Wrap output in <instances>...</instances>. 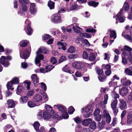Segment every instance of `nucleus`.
<instances>
[{"label":"nucleus","mask_w":132,"mask_h":132,"mask_svg":"<svg viewBox=\"0 0 132 132\" xmlns=\"http://www.w3.org/2000/svg\"><path fill=\"white\" fill-rule=\"evenodd\" d=\"M58 117V115L55 113L54 111L50 112L49 111L46 110L43 112V117L45 120H48L50 119L51 118H57Z\"/></svg>","instance_id":"obj_1"},{"label":"nucleus","mask_w":132,"mask_h":132,"mask_svg":"<svg viewBox=\"0 0 132 132\" xmlns=\"http://www.w3.org/2000/svg\"><path fill=\"white\" fill-rule=\"evenodd\" d=\"M61 12H64V10L62 9L59 11L58 12L52 15L51 19L52 21L54 23H60L61 22V17L60 13Z\"/></svg>","instance_id":"obj_2"},{"label":"nucleus","mask_w":132,"mask_h":132,"mask_svg":"<svg viewBox=\"0 0 132 132\" xmlns=\"http://www.w3.org/2000/svg\"><path fill=\"white\" fill-rule=\"evenodd\" d=\"M11 59L12 57L10 56H7L6 58L4 56H2L0 59V62L4 67H7L10 65V63L8 60H11Z\"/></svg>","instance_id":"obj_3"},{"label":"nucleus","mask_w":132,"mask_h":132,"mask_svg":"<svg viewBox=\"0 0 132 132\" xmlns=\"http://www.w3.org/2000/svg\"><path fill=\"white\" fill-rule=\"evenodd\" d=\"M39 51V50H38L36 52V56L35 59V63L39 67L40 66V60H43L44 58L43 55L41 54L42 53Z\"/></svg>","instance_id":"obj_4"},{"label":"nucleus","mask_w":132,"mask_h":132,"mask_svg":"<svg viewBox=\"0 0 132 132\" xmlns=\"http://www.w3.org/2000/svg\"><path fill=\"white\" fill-rule=\"evenodd\" d=\"M84 116L85 118H87L89 116L90 113L92 112L93 107L90 105H88L85 108Z\"/></svg>","instance_id":"obj_5"},{"label":"nucleus","mask_w":132,"mask_h":132,"mask_svg":"<svg viewBox=\"0 0 132 132\" xmlns=\"http://www.w3.org/2000/svg\"><path fill=\"white\" fill-rule=\"evenodd\" d=\"M84 65L83 63L80 61L74 62L72 64V66L73 67L79 70L82 69Z\"/></svg>","instance_id":"obj_6"},{"label":"nucleus","mask_w":132,"mask_h":132,"mask_svg":"<svg viewBox=\"0 0 132 132\" xmlns=\"http://www.w3.org/2000/svg\"><path fill=\"white\" fill-rule=\"evenodd\" d=\"M119 101V103L118 104V107L121 110L125 109L127 108L126 102L122 99H120Z\"/></svg>","instance_id":"obj_7"},{"label":"nucleus","mask_w":132,"mask_h":132,"mask_svg":"<svg viewBox=\"0 0 132 132\" xmlns=\"http://www.w3.org/2000/svg\"><path fill=\"white\" fill-rule=\"evenodd\" d=\"M25 23L26 24L27 23V28L25 29L26 32L28 35H30L32 32V30L30 27V23L28 20H27Z\"/></svg>","instance_id":"obj_8"},{"label":"nucleus","mask_w":132,"mask_h":132,"mask_svg":"<svg viewBox=\"0 0 132 132\" xmlns=\"http://www.w3.org/2000/svg\"><path fill=\"white\" fill-rule=\"evenodd\" d=\"M122 10H120L117 15V18L119 21V22L122 23L124 22L125 20V17L122 15Z\"/></svg>","instance_id":"obj_9"},{"label":"nucleus","mask_w":132,"mask_h":132,"mask_svg":"<svg viewBox=\"0 0 132 132\" xmlns=\"http://www.w3.org/2000/svg\"><path fill=\"white\" fill-rule=\"evenodd\" d=\"M70 27L72 28L74 31L77 33H79L82 31L81 28L76 23L71 25Z\"/></svg>","instance_id":"obj_10"},{"label":"nucleus","mask_w":132,"mask_h":132,"mask_svg":"<svg viewBox=\"0 0 132 132\" xmlns=\"http://www.w3.org/2000/svg\"><path fill=\"white\" fill-rule=\"evenodd\" d=\"M42 100V96L39 94H36L33 98V101L35 102H38L41 101Z\"/></svg>","instance_id":"obj_11"},{"label":"nucleus","mask_w":132,"mask_h":132,"mask_svg":"<svg viewBox=\"0 0 132 132\" xmlns=\"http://www.w3.org/2000/svg\"><path fill=\"white\" fill-rule=\"evenodd\" d=\"M31 78L35 86H37L38 85L39 81L37 75L36 74H33L31 76Z\"/></svg>","instance_id":"obj_12"},{"label":"nucleus","mask_w":132,"mask_h":132,"mask_svg":"<svg viewBox=\"0 0 132 132\" xmlns=\"http://www.w3.org/2000/svg\"><path fill=\"white\" fill-rule=\"evenodd\" d=\"M55 108H57L62 113L67 111L66 108L64 106L60 104L55 105H54Z\"/></svg>","instance_id":"obj_13"},{"label":"nucleus","mask_w":132,"mask_h":132,"mask_svg":"<svg viewBox=\"0 0 132 132\" xmlns=\"http://www.w3.org/2000/svg\"><path fill=\"white\" fill-rule=\"evenodd\" d=\"M20 57L24 59H26L29 56V52L27 50H26L22 52H20Z\"/></svg>","instance_id":"obj_14"},{"label":"nucleus","mask_w":132,"mask_h":132,"mask_svg":"<svg viewBox=\"0 0 132 132\" xmlns=\"http://www.w3.org/2000/svg\"><path fill=\"white\" fill-rule=\"evenodd\" d=\"M119 93L122 96H124L128 93V90L127 88L123 87L119 90Z\"/></svg>","instance_id":"obj_15"},{"label":"nucleus","mask_w":132,"mask_h":132,"mask_svg":"<svg viewBox=\"0 0 132 132\" xmlns=\"http://www.w3.org/2000/svg\"><path fill=\"white\" fill-rule=\"evenodd\" d=\"M127 123L129 125L132 124V111L129 112L128 114Z\"/></svg>","instance_id":"obj_16"},{"label":"nucleus","mask_w":132,"mask_h":132,"mask_svg":"<svg viewBox=\"0 0 132 132\" xmlns=\"http://www.w3.org/2000/svg\"><path fill=\"white\" fill-rule=\"evenodd\" d=\"M125 72L127 75L132 76V66H130L126 68Z\"/></svg>","instance_id":"obj_17"},{"label":"nucleus","mask_w":132,"mask_h":132,"mask_svg":"<svg viewBox=\"0 0 132 132\" xmlns=\"http://www.w3.org/2000/svg\"><path fill=\"white\" fill-rule=\"evenodd\" d=\"M30 12L31 14H34L36 12V10L35 7V4L34 3H31V4Z\"/></svg>","instance_id":"obj_18"},{"label":"nucleus","mask_w":132,"mask_h":132,"mask_svg":"<svg viewBox=\"0 0 132 132\" xmlns=\"http://www.w3.org/2000/svg\"><path fill=\"white\" fill-rule=\"evenodd\" d=\"M92 122V119L89 118L85 119L82 121V125L85 126H87Z\"/></svg>","instance_id":"obj_19"},{"label":"nucleus","mask_w":132,"mask_h":132,"mask_svg":"<svg viewBox=\"0 0 132 132\" xmlns=\"http://www.w3.org/2000/svg\"><path fill=\"white\" fill-rule=\"evenodd\" d=\"M7 104L9 105V108H12L15 105V103L13 100H9L7 101Z\"/></svg>","instance_id":"obj_20"},{"label":"nucleus","mask_w":132,"mask_h":132,"mask_svg":"<svg viewBox=\"0 0 132 132\" xmlns=\"http://www.w3.org/2000/svg\"><path fill=\"white\" fill-rule=\"evenodd\" d=\"M122 54L125 56L129 54L128 58L130 62L132 63V53H131L130 52H127L124 51L122 53Z\"/></svg>","instance_id":"obj_21"},{"label":"nucleus","mask_w":132,"mask_h":132,"mask_svg":"<svg viewBox=\"0 0 132 132\" xmlns=\"http://www.w3.org/2000/svg\"><path fill=\"white\" fill-rule=\"evenodd\" d=\"M24 91L23 88L22 86L20 84L19 85L17 88V91L16 92V94L18 95H19L21 92Z\"/></svg>","instance_id":"obj_22"},{"label":"nucleus","mask_w":132,"mask_h":132,"mask_svg":"<svg viewBox=\"0 0 132 132\" xmlns=\"http://www.w3.org/2000/svg\"><path fill=\"white\" fill-rule=\"evenodd\" d=\"M28 99V97L26 96H22L20 98V103L22 104H23L26 103Z\"/></svg>","instance_id":"obj_23"},{"label":"nucleus","mask_w":132,"mask_h":132,"mask_svg":"<svg viewBox=\"0 0 132 132\" xmlns=\"http://www.w3.org/2000/svg\"><path fill=\"white\" fill-rule=\"evenodd\" d=\"M28 43V42L26 40H22L20 42L19 44L21 47H25L27 45Z\"/></svg>","instance_id":"obj_24"},{"label":"nucleus","mask_w":132,"mask_h":132,"mask_svg":"<svg viewBox=\"0 0 132 132\" xmlns=\"http://www.w3.org/2000/svg\"><path fill=\"white\" fill-rule=\"evenodd\" d=\"M38 50H39V51L42 53L47 54L48 52V50L44 47H42L39 48Z\"/></svg>","instance_id":"obj_25"},{"label":"nucleus","mask_w":132,"mask_h":132,"mask_svg":"<svg viewBox=\"0 0 132 132\" xmlns=\"http://www.w3.org/2000/svg\"><path fill=\"white\" fill-rule=\"evenodd\" d=\"M129 6L128 4L125 2L123 7L120 10H122V12H123V10L125 11H127L129 9Z\"/></svg>","instance_id":"obj_26"},{"label":"nucleus","mask_w":132,"mask_h":132,"mask_svg":"<svg viewBox=\"0 0 132 132\" xmlns=\"http://www.w3.org/2000/svg\"><path fill=\"white\" fill-rule=\"evenodd\" d=\"M98 3L94 1H90L88 2V4L90 6H93L94 7H96L98 4Z\"/></svg>","instance_id":"obj_27"},{"label":"nucleus","mask_w":132,"mask_h":132,"mask_svg":"<svg viewBox=\"0 0 132 132\" xmlns=\"http://www.w3.org/2000/svg\"><path fill=\"white\" fill-rule=\"evenodd\" d=\"M110 36L111 38H113L114 39L116 38L117 36L116 31L115 30H110Z\"/></svg>","instance_id":"obj_28"},{"label":"nucleus","mask_w":132,"mask_h":132,"mask_svg":"<svg viewBox=\"0 0 132 132\" xmlns=\"http://www.w3.org/2000/svg\"><path fill=\"white\" fill-rule=\"evenodd\" d=\"M76 48L73 46H70L67 50V52L68 53H75L76 51Z\"/></svg>","instance_id":"obj_29"},{"label":"nucleus","mask_w":132,"mask_h":132,"mask_svg":"<svg viewBox=\"0 0 132 132\" xmlns=\"http://www.w3.org/2000/svg\"><path fill=\"white\" fill-rule=\"evenodd\" d=\"M118 103L117 100V99H115L112 101L111 103V108L117 107Z\"/></svg>","instance_id":"obj_30"},{"label":"nucleus","mask_w":132,"mask_h":132,"mask_svg":"<svg viewBox=\"0 0 132 132\" xmlns=\"http://www.w3.org/2000/svg\"><path fill=\"white\" fill-rule=\"evenodd\" d=\"M79 36L80 37H84L87 38H90L91 37V35L90 34L86 33H80L79 34Z\"/></svg>","instance_id":"obj_31"},{"label":"nucleus","mask_w":132,"mask_h":132,"mask_svg":"<svg viewBox=\"0 0 132 132\" xmlns=\"http://www.w3.org/2000/svg\"><path fill=\"white\" fill-rule=\"evenodd\" d=\"M55 3L51 1L48 3V5L51 9H54V7Z\"/></svg>","instance_id":"obj_32"},{"label":"nucleus","mask_w":132,"mask_h":132,"mask_svg":"<svg viewBox=\"0 0 132 132\" xmlns=\"http://www.w3.org/2000/svg\"><path fill=\"white\" fill-rule=\"evenodd\" d=\"M96 58V57L93 53H91L89 57V60L91 61H94Z\"/></svg>","instance_id":"obj_33"},{"label":"nucleus","mask_w":132,"mask_h":132,"mask_svg":"<svg viewBox=\"0 0 132 132\" xmlns=\"http://www.w3.org/2000/svg\"><path fill=\"white\" fill-rule=\"evenodd\" d=\"M54 67L51 65H48L46 66L45 67L46 72H47L50 71Z\"/></svg>","instance_id":"obj_34"},{"label":"nucleus","mask_w":132,"mask_h":132,"mask_svg":"<svg viewBox=\"0 0 132 132\" xmlns=\"http://www.w3.org/2000/svg\"><path fill=\"white\" fill-rule=\"evenodd\" d=\"M57 44L58 45H60L61 46V47L63 50H66V46L67 45V44L66 43L58 42Z\"/></svg>","instance_id":"obj_35"},{"label":"nucleus","mask_w":132,"mask_h":132,"mask_svg":"<svg viewBox=\"0 0 132 132\" xmlns=\"http://www.w3.org/2000/svg\"><path fill=\"white\" fill-rule=\"evenodd\" d=\"M39 126L40 124L38 122L36 121L34 122V127L36 131H38Z\"/></svg>","instance_id":"obj_36"},{"label":"nucleus","mask_w":132,"mask_h":132,"mask_svg":"<svg viewBox=\"0 0 132 132\" xmlns=\"http://www.w3.org/2000/svg\"><path fill=\"white\" fill-rule=\"evenodd\" d=\"M85 45L87 47H88L90 46V43L87 39H85L84 42L82 43V46H84Z\"/></svg>","instance_id":"obj_37"},{"label":"nucleus","mask_w":132,"mask_h":132,"mask_svg":"<svg viewBox=\"0 0 132 132\" xmlns=\"http://www.w3.org/2000/svg\"><path fill=\"white\" fill-rule=\"evenodd\" d=\"M89 127L90 128L92 129H95L96 128V124L94 121H93L90 125Z\"/></svg>","instance_id":"obj_38"},{"label":"nucleus","mask_w":132,"mask_h":132,"mask_svg":"<svg viewBox=\"0 0 132 132\" xmlns=\"http://www.w3.org/2000/svg\"><path fill=\"white\" fill-rule=\"evenodd\" d=\"M28 106L30 108H33L36 106V104L31 101L28 102Z\"/></svg>","instance_id":"obj_39"},{"label":"nucleus","mask_w":132,"mask_h":132,"mask_svg":"<svg viewBox=\"0 0 132 132\" xmlns=\"http://www.w3.org/2000/svg\"><path fill=\"white\" fill-rule=\"evenodd\" d=\"M75 109L72 106H70L69 108L68 112L70 114H72L75 111Z\"/></svg>","instance_id":"obj_40"},{"label":"nucleus","mask_w":132,"mask_h":132,"mask_svg":"<svg viewBox=\"0 0 132 132\" xmlns=\"http://www.w3.org/2000/svg\"><path fill=\"white\" fill-rule=\"evenodd\" d=\"M125 38L128 40L129 42L132 43V37L128 35H126L125 36Z\"/></svg>","instance_id":"obj_41"},{"label":"nucleus","mask_w":132,"mask_h":132,"mask_svg":"<svg viewBox=\"0 0 132 132\" xmlns=\"http://www.w3.org/2000/svg\"><path fill=\"white\" fill-rule=\"evenodd\" d=\"M106 78V77L105 75H103L102 76H100L98 77V78L99 80L100 81H104L105 80V79Z\"/></svg>","instance_id":"obj_42"},{"label":"nucleus","mask_w":132,"mask_h":132,"mask_svg":"<svg viewBox=\"0 0 132 132\" xmlns=\"http://www.w3.org/2000/svg\"><path fill=\"white\" fill-rule=\"evenodd\" d=\"M45 109H46V110H47V111H50V112L53 111L52 110V109L51 106L48 105L46 104L45 105Z\"/></svg>","instance_id":"obj_43"},{"label":"nucleus","mask_w":132,"mask_h":132,"mask_svg":"<svg viewBox=\"0 0 132 132\" xmlns=\"http://www.w3.org/2000/svg\"><path fill=\"white\" fill-rule=\"evenodd\" d=\"M13 84V83L12 80L8 83L7 85V87L8 90H9L11 89V87H12Z\"/></svg>","instance_id":"obj_44"},{"label":"nucleus","mask_w":132,"mask_h":132,"mask_svg":"<svg viewBox=\"0 0 132 132\" xmlns=\"http://www.w3.org/2000/svg\"><path fill=\"white\" fill-rule=\"evenodd\" d=\"M12 81L14 84H17L19 82V79L16 78H13L12 80Z\"/></svg>","instance_id":"obj_45"},{"label":"nucleus","mask_w":132,"mask_h":132,"mask_svg":"<svg viewBox=\"0 0 132 132\" xmlns=\"http://www.w3.org/2000/svg\"><path fill=\"white\" fill-rule=\"evenodd\" d=\"M108 99V94H105L104 96V101L103 103L106 104L107 103V101Z\"/></svg>","instance_id":"obj_46"},{"label":"nucleus","mask_w":132,"mask_h":132,"mask_svg":"<svg viewBox=\"0 0 132 132\" xmlns=\"http://www.w3.org/2000/svg\"><path fill=\"white\" fill-rule=\"evenodd\" d=\"M95 120L97 121H100L101 119V115L94 116Z\"/></svg>","instance_id":"obj_47"},{"label":"nucleus","mask_w":132,"mask_h":132,"mask_svg":"<svg viewBox=\"0 0 132 132\" xmlns=\"http://www.w3.org/2000/svg\"><path fill=\"white\" fill-rule=\"evenodd\" d=\"M113 111V112L115 116H116L117 113L118 112V109L117 107L112 108Z\"/></svg>","instance_id":"obj_48"},{"label":"nucleus","mask_w":132,"mask_h":132,"mask_svg":"<svg viewBox=\"0 0 132 132\" xmlns=\"http://www.w3.org/2000/svg\"><path fill=\"white\" fill-rule=\"evenodd\" d=\"M74 120L75 122L77 123H79L81 122L82 120L81 118L78 117H76L74 118Z\"/></svg>","instance_id":"obj_49"},{"label":"nucleus","mask_w":132,"mask_h":132,"mask_svg":"<svg viewBox=\"0 0 132 132\" xmlns=\"http://www.w3.org/2000/svg\"><path fill=\"white\" fill-rule=\"evenodd\" d=\"M22 8V9L24 12H26L27 10V6L25 4H21Z\"/></svg>","instance_id":"obj_50"},{"label":"nucleus","mask_w":132,"mask_h":132,"mask_svg":"<svg viewBox=\"0 0 132 132\" xmlns=\"http://www.w3.org/2000/svg\"><path fill=\"white\" fill-rule=\"evenodd\" d=\"M86 31L87 32L94 33L95 32L96 30L92 28H89L87 29Z\"/></svg>","instance_id":"obj_51"},{"label":"nucleus","mask_w":132,"mask_h":132,"mask_svg":"<svg viewBox=\"0 0 132 132\" xmlns=\"http://www.w3.org/2000/svg\"><path fill=\"white\" fill-rule=\"evenodd\" d=\"M102 68L103 69L106 70H110L111 68V66L110 65L108 64L106 65H104L103 66Z\"/></svg>","instance_id":"obj_52"},{"label":"nucleus","mask_w":132,"mask_h":132,"mask_svg":"<svg viewBox=\"0 0 132 132\" xmlns=\"http://www.w3.org/2000/svg\"><path fill=\"white\" fill-rule=\"evenodd\" d=\"M37 117L38 119H41L43 118L42 116V111H40L37 114Z\"/></svg>","instance_id":"obj_53"},{"label":"nucleus","mask_w":132,"mask_h":132,"mask_svg":"<svg viewBox=\"0 0 132 132\" xmlns=\"http://www.w3.org/2000/svg\"><path fill=\"white\" fill-rule=\"evenodd\" d=\"M124 49L125 50V51L127 52H128V51L130 52L132 50V48L127 46H124Z\"/></svg>","instance_id":"obj_54"},{"label":"nucleus","mask_w":132,"mask_h":132,"mask_svg":"<svg viewBox=\"0 0 132 132\" xmlns=\"http://www.w3.org/2000/svg\"><path fill=\"white\" fill-rule=\"evenodd\" d=\"M77 8V5L76 4H74L71 6L70 10L71 11H72L75 10Z\"/></svg>","instance_id":"obj_55"},{"label":"nucleus","mask_w":132,"mask_h":132,"mask_svg":"<svg viewBox=\"0 0 132 132\" xmlns=\"http://www.w3.org/2000/svg\"><path fill=\"white\" fill-rule=\"evenodd\" d=\"M66 58L64 56H62L60 59L59 62V63H61L65 60H66Z\"/></svg>","instance_id":"obj_56"},{"label":"nucleus","mask_w":132,"mask_h":132,"mask_svg":"<svg viewBox=\"0 0 132 132\" xmlns=\"http://www.w3.org/2000/svg\"><path fill=\"white\" fill-rule=\"evenodd\" d=\"M41 88L44 90L45 91L46 90V87L45 84L43 82H42L41 83Z\"/></svg>","instance_id":"obj_57"},{"label":"nucleus","mask_w":132,"mask_h":132,"mask_svg":"<svg viewBox=\"0 0 132 132\" xmlns=\"http://www.w3.org/2000/svg\"><path fill=\"white\" fill-rule=\"evenodd\" d=\"M62 115L64 119H67L68 117V116L66 111L62 112Z\"/></svg>","instance_id":"obj_58"},{"label":"nucleus","mask_w":132,"mask_h":132,"mask_svg":"<svg viewBox=\"0 0 132 132\" xmlns=\"http://www.w3.org/2000/svg\"><path fill=\"white\" fill-rule=\"evenodd\" d=\"M50 61L52 64H54L57 62V61L56 59L54 57H53L51 59Z\"/></svg>","instance_id":"obj_59"},{"label":"nucleus","mask_w":132,"mask_h":132,"mask_svg":"<svg viewBox=\"0 0 132 132\" xmlns=\"http://www.w3.org/2000/svg\"><path fill=\"white\" fill-rule=\"evenodd\" d=\"M97 127L100 129H102L104 128V125L101 123L99 122L97 124Z\"/></svg>","instance_id":"obj_60"},{"label":"nucleus","mask_w":132,"mask_h":132,"mask_svg":"<svg viewBox=\"0 0 132 132\" xmlns=\"http://www.w3.org/2000/svg\"><path fill=\"white\" fill-rule=\"evenodd\" d=\"M24 83L26 84L27 86L26 87L27 89H29L30 88V85L31 84V82L30 81H25Z\"/></svg>","instance_id":"obj_61"},{"label":"nucleus","mask_w":132,"mask_h":132,"mask_svg":"<svg viewBox=\"0 0 132 132\" xmlns=\"http://www.w3.org/2000/svg\"><path fill=\"white\" fill-rule=\"evenodd\" d=\"M69 58L70 59H73L76 57V55L75 54H70L68 56Z\"/></svg>","instance_id":"obj_62"},{"label":"nucleus","mask_w":132,"mask_h":132,"mask_svg":"<svg viewBox=\"0 0 132 132\" xmlns=\"http://www.w3.org/2000/svg\"><path fill=\"white\" fill-rule=\"evenodd\" d=\"M112 94L114 96V97L116 99L117 98H118L119 97V95L117 93L115 92H113L112 93Z\"/></svg>","instance_id":"obj_63"},{"label":"nucleus","mask_w":132,"mask_h":132,"mask_svg":"<svg viewBox=\"0 0 132 132\" xmlns=\"http://www.w3.org/2000/svg\"><path fill=\"white\" fill-rule=\"evenodd\" d=\"M82 56L85 59H87L88 57V54L85 51H84L83 52Z\"/></svg>","instance_id":"obj_64"}]
</instances>
